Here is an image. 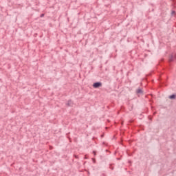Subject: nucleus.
I'll list each match as a JSON object with an SVG mask.
<instances>
[{
	"instance_id": "7ed1b4c3",
	"label": "nucleus",
	"mask_w": 176,
	"mask_h": 176,
	"mask_svg": "<svg viewBox=\"0 0 176 176\" xmlns=\"http://www.w3.org/2000/svg\"><path fill=\"white\" fill-rule=\"evenodd\" d=\"M73 104H74V102H72V100H69L67 102L68 107H72Z\"/></svg>"
},
{
	"instance_id": "0eeeda50",
	"label": "nucleus",
	"mask_w": 176,
	"mask_h": 176,
	"mask_svg": "<svg viewBox=\"0 0 176 176\" xmlns=\"http://www.w3.org/2000/svg\"><path fill=\"white\" fill-rule=\"evenodd\" d=\"M45 16V14H42L40 17H43Z\"/></svg>"
},
{
	"instance_id": "f257e3e1",
	"label": "nucleus",
	"mask_w": 176,
	"mask_h": 176,
	"mask_svg": "<svg viewBox=\"0 0 176 176\" xmlns=\"http://www.w3.org/2000/svg\"><path fill=\"white\" fill-rule=\"evenodd\" d=\"M101 86H102V83L101 82H97L93 85V87H94V89H98V87H101Z\"/></svg>"
},
{
	"instance_id": "9b49d317",
	"label": "nucleus",
	"mask_w": 176,
	"mask_h": 176,
	"mask_svg": "<svg viewBox=\"0 0 176 176\" xmlns=\"http://www.w3.org/2000/svg\"><path fill=\"white\" fill-rule=\"evenodd\" d=\"M85 159H87V157L85 156Z\"/></svg>"
},
{
	"instance_id": "6e6552de",
	"label": "nucleus",
	"mask_w": 176,
	"mask_h": 176,
	"mask_svg": "<svg viewBox=\"0 0 176 176\" xmlns=\"http://www.w3.org/2000/svg\"><path fill=\"white\" fill-rule=\"evenodd\" d=\"M93 153H94V156H96V151H94Z\"/></svg>"
},
{
	"instance_id": "20e7f679",
	"label": "nucleus",
	"mask_w": 176,
	"mask_h": 176,
	"mask_svg": "<svg viewBox=\"0 0 176 176\" xmlns=\"http://www.w3.org/2000/svg\"><path fill=\"white\" fill-rule=\"evenodd\" d=\"M175 97H176V96L175 95H170V96H169V98L170 99V100H174V99H175Z\"/></svg>"
},
{
	"instance_id": "423d86ee",
	"label": "nucleus",
	"mask_w": 176,
	"mask_h": 176,
	"mask_svg": "<svg viewBox=\"0 0 176 176\" xmlns=\"http://www.w3.org/2000/svg\"><path fill=\"white\" fill-rule=\"evenodd\" d=\"M92 160L94 163H96V159L93 158Z\"/></svg>"
},
{
	"instance_id": "1a4fd4ad",
	"label": "nucleus",
	"mask_w": 176,
	"mask_h": 176,
	"mask_svg": "<svg viewBox=\"0 0 176 176\" xmlns=\"http://www.w3.org/2000/svg\"><path fill=\"white\" fill-rule=\"evenodd\" d=\"M74 157H76V159H78V155H74Z\"/></svg>"
},
{
	"instance_id": "39448f33",
	"label": "nucleus",
	"mask_w": 176,
	"mask_h": 176,
	"mask_svg": "<svg viewBox=\"0 0 176 176\" xmlns=\"http://www.w3.org/2000/svg\"><path fill=\"white\" fill-rule=\"evenodd\" d=\"M176 58V54L172 56V58L170 59V61H173V58Z\"/></svg>"
},
{
	"instance_id": "f03ea898",
	"label": "nucleus",
	"mask_w": 176,
	"mask_h": 176,
	"mask_svg": "<svg viewBox=\"0 0 176 176\" xmlns=\"http://www.w3.org/2000/svg\"><path fill=\"white\" fill-rule=\"evenodd\" d=\"M136 93H137V94H142V93H144V91H142V89H138L136 90Z\"/></svg>"
},
{
	"instance_id": "9d476101",
	"label": "nucleus",
	"mask_w": 176,
	"mask_h": 176,
	"mask_svg": "<svg viewBox=\"0 0 176 176\" xmlns=\"http://www.w3.org/2000/svg\"><path fill=\"white\" fill-rule=\"evenodd\" d=\"M174 13H175V11H173V12H172V14H174Z\"/></svg>"
}]
</instances>
